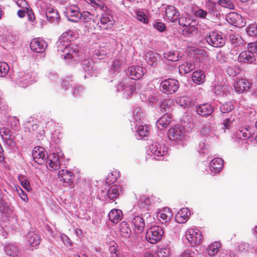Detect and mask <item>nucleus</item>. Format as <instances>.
Masks as SVG:
<instances>
[{"label":"nucleus","instance_id":"nucleus-29","mask_svg":"<svg viewBox=\"0 0 257 257\" xmlns=\"http://www.w3.org/2000/svg\"><path fill=\"white\" fill-rule=\"evenodd\" d=\"M171 121V117L170 115L168 113H165L157 121V125L161 130L166 127L169 124Z\"/></svg>","mask_w":257,"mask_h":257},{"label":"nucleus","instance_id":"nucleus-9","mask_svg":"<svg viewBox=\"0 0 257 257\" xmlns=\"http://www.w3.org/2000/svg\"><path fill=\"white\" fill-rule=\"evenodd\" d=\"M46 45V42L40 38L33 39L30 45L31 50L37 53L44 52Z\"/></svg>","mask_w":257,"mask_h":257},{"label":"nucleus","instance_id":"nucleus-47","mask_svg":"<svg viewBox=\"0 0 257 257\" xmlns=\"http://www.w3.org/2000/svg\"><path fill=\"white\" fill-rule=\"evenodd\" d=\"M247 49L248 52L257 53V41L247 44Z\"/></svg>","mask_w":257,"mask_h":257},{"label":"nucleus","instance_id":"nucleus-5","mask_svg":"<svg viewBox=\"0 0 257 257\" xmlns=\"http://www.w3.org/2000/svg\"><path fill=\"white\" fill-rule=\"evenodd\" d=\"M34 160L38 164H43L47 158L46 151L43 147H35L32 152Z\"/></svg>","mask_w":257,"mask_h":257},{"label":"nucleus","instance_id":"nucleus-56","mask_svg":"<svg viewBox=\"0 0 257 257\" xmlns=\"http://www.w3.org/2000/svg\"><path fill=\"white\" fill-rule=\"evenodd\" d=\"M77 51L76 50H69V52L67 53L66 55L64 56L65 59H71L73 58L77 54Z\"/></svg>","mask_w":257,"mask_h":257},{"label":"nucleus","instance_id":"nucleus-55","mask_svg":"<svg viewBox=\"0 0 257 257\" xmlns=\"http://www.w3.org/2000/svg\"><path fill=\"white\" fill-rule=\"evenodd\" d=\"M11 131L7 127H2L0 128V135L3 139L6 138L9 134H10Z\"/></svg>","mask_w":257,"mask_h":257},{"label":"nucleus","instance_id":"nucleus-46","mask_svg":"<svg viewBox=\"0 0 257 257\" xmlns=\"http://www.w3.org/2000/svg\"><path fill=\"white\" fill-rule=\"evenodd\" d=\"M179 103H180L181 106L185 107L190 105L191 101L190 99L188 97L183 96L180 98L179 100Z\"/></svg>","mask_w":257,"mask_h":257},{"label":"nucleus","instance_id":"nucleus-58","mask_svg":"<svg viewBox=\"0 0 257 257\" xmlns=\"http://www.w3.org/2000/svg\"><path fill=\"white\" fill-rule=\"evenodd\" d=\"M19 180L21 181L22 186L27 191H30L31 190L29 182L27 180L19 179Z\"/></svg>","mask_w":257,"mask_h":257},{"label":"nucleus","instance_id":"nucleus-16","mask_svg":"<svg viewBox=\"0 0 257 257\" xmlns=\"http://www.w3.org/2000/svg\"><path fill=\"white\" fill-rule=\"evenodd\" d=\"M190 212L187 208H183L180 209L175 216L176 221L179 223L186 222L189 218Z\"/></svg>","mask_w":257,"mask_h":257},{"label":"nucleus","instance_id":"nucleus-23","mask_svg":"<svg viewBox=\"0 0 257 257\" xmlns=\"http://www.w3.org/2000/svg\"><path fill=\"white\" fill-rule=\"evenodd\" d=\"M160 220L162 223L169 222L173 216V213L169 208H165L159 212Z\"/></svg>","mask_w":257,"mask_h":257},{"label":"nucleus","instance_id":"nucleus-13","mask_svg":"<svg viewBox=\"0 0 257 257\" xmlns=\"http://www.w3.org/2000/svg\"><path fill=\"white\" fill-rule=\"evenodd\" d=\"M58 177L64 183H67L69 186L73 183L74 176L73 174L66 170H61L58 172Z\"/></svg>","mask_w":257,"mask_h":257},{"label":"nucleus","instance_id":"nucleus-39","mask_svg":"<svg viewBox=\"0 0 257 257\" xmlns=\"http://www.w3.org/2000/svg\"><path fill=\"white\" fill-rule=\"evenodd\" d=\"M39 128V126L37 124L32 125L31 129L33 133L37 135L39 139L42 138L45 136V131L42 128H40V132H37V130Z\"/></svg>","mask_w":257,"mask_h":257},{"label":"nucleus","instance_id":"nucleus-1","mask_svg":"<svg viewBox=\"0 0 257 257\" xmlns=\"http://www.w3.org/2000/svg\"><path fill=\"white\" fill-rule=\"evenodd\" d=\"M163 234L164 231L162 227L159 226H153L147 230L146 238L149 242L154 244L161 239Z\"/></svg>","mask_w":257,"mask_h":257},{"label":"nucleus","instance_id":"nucleus-61","mask_svg":"<svg viewBox=\"0 0 257 257\" xmlns=\"http://www.w3.org/2000/svg\"><path fill=\"white\" fill-rule=\"evenodd\" d=\"M121 65V62L119 60H116L114 61L111 65V69L113 70L118 69Z\"/></svg>","mask_w":257,"mask_h":257},{"label":"nucleus","instance_id":"nucleus-48","mask_svg":"<svg viewBox=\"0 0 257 257\" xmlns=\"http://www.w3.org/2000/svg\"><path fill=\"white\" fill-rule=\"evenodd\" d=\"M234 108L233 105L230 103H226L220 107V110L222 113H227L232 110Z\"/></svg>","mask_w":257,"mask_h":257},{"label":"nucleus","instance_id":"nucleus-57","mask_svg":"<svg viewBox=\"0 0 257 257\" xmlns=\"http://www.w3.org/2000/svg\"><path fill=\"white\" fill-rule=\"evenodd\" d=\"M189 20L187 21V19L185 17H181L179 19V25L182 27L185 28L186 26L189 25Z\"/></svg>","mask_w":257,"mask_h":257},{"label":"nucleus","instance_id":"nucleus-42","mask_svg":"<svg viewBox=\"0 0 257 257\" xmlns=\"http://www.w3.org/2000/svg\"><path fill=\"white\" fill-rule=\"evenodd\" d=\"M6 251L9 255H17L18 253L17 248L12 245H8L6 247Z\"/></svg>","mask_w":257,"mask_h":257},{"label":"nucleus","instance_id":"nucleus-11","mask_svg":"<svg viewBox=\"0 0 257 257\" xmlns=\"http://www.w3.org/2000/svg\"><path fill=\"white\" fill-rule=\"evenodd\" d=\"M80 13L78 8L75 7L67 8L65 14L68 21L76 23L79 21Z\"/></svg>","mask_w":257,"mask_h":257},{"label":"nucleus","instance_id":"nucleus-14","mask_svg":"<svg viewBox=\"0 0 257 257\" xmlns=\"http://www.w3.org/2000/svg\"><path fill=\"white\" fill-rule=\"evenodd\" d=\"M183 127L176 126L169 130L168 136L170 139L173 141L181 140L183 135Z\"/></svg>","mask_w":257,"mask_h":257},{"label":"nucleus","instance_id":"nucleus-53","mask_svg":"<svg viewBox=\"0 0 257 257\" xmlns=\"http://www.w3.org/2000/svg\"><path fill=\"white\" fill-rule=\"evenodd\" d=\"M154 27L160 32H164L166 29V26L162 22H156L154 24Z\"/></svg>","mask_w":257,"mask_h":257},{"label":"nucleus","instance_id":"nucleus-7","mask_svg":"<svg viewBox=\"0 0 257 257\" xmlns=\"http://www.w3.org/2000/svg\"><path fill=\"white\" fill-rule=\"evenodd\" d=\"M251 83L245 78H237L234 84V88L235 90L238 93H243L247 91Z\"/></svg>","mask_w":257,"mask_h":257},{"label":"nucleus","instance_id":"nucleus-28","mask_svg":"<svg viewBox=\"0 0 257 257\" xmlns=\"http://www.w3.org/2000/svg\"><path fill=\"white\" fill-rule=\"evenodd\" d=\"M27 238L30 245L32 246H37L40 243V236L34 232H29L27 234Z\"/></svg>","mask_w":257,"mask_h":257},{"label":"nucleus","instance_id":"nucleus-59","mask_svg":"<svg viewBox=\"0 0 257 257\" xmlns=\"http://www.w3.org/2000/svg\"><path fill=\"white\" fill-rule=\"evenodd\" d=\"M211 129V126L210 124L205 125L203 127L201 131V133L204 135H206L209 133Z\"/></svg>","mask_w":257,"mask_h":257},{"label":"nucleus","instance_id":"nucleus-52","mask_svg":"<svg viewBox=\"0 0 257 257\" xmlns=\"http://www.w3.org/2000/svg\"><path fill=\"white\" fill-rule=\"evenodd\" d=\"M137 17L139 21L145 24H147L148 22L147 17L143 12H138L137 14Z\"/></svg>","mask_w":257,"mask_h":257},{"label":"nucleus","instance_id":"nucleus-34","mask_svg":"<svg viewBox=\"0 0 257 257\" xmlns=\"http://www.w3.org/2000/svg\"><path fill=\"white\" fill-rule=\"evenodd\" d=\"M197 32H198L197 28L195 27L193 25H190V23H189V25L186 26L182 30V34L183 35H184L185 36H187L191 35V34H197Z\"/></svg>","mask_w":257,"mask_h":257},{"label":"nucleus","instance_id":"nucleus-32","mask_svg":"<svg viewBox=\"0 0 257 257\" xmlns=\"http://www.w3.org/2000/svg\"><path fill=\"white\" fill-rule=\"evenodd\" d=\"M119 195V187L116 185L111 186L107 191V196L111 200L117 198Z\"/></svg>","mask_w":257,"mask_h":257},{"label":"nucleus","instance_id":"nucleus-30","mask_svg":"<svg viewBox=\"0 0 257 257\" xmlns=\"http://www.w3.org/2000/svg\"><path fill=\"white\" fill-rule=\"evenodd\" d=\"M194 65L191 62H185L179 67V72L181 74H187L195 69Z\"/></svg>","mask_w":257,"mask_h":257},{"label":"nucleus","instance_id":"nucleus-40","mask_svg":"<svg viewBox=\"0 0 257 257\" xmlns=\"http://www.w3.org/2000/svg\"><path fill=\"white\" fill-rule=\"evenodd\" d=\"M246 32L250 36H255L257 35V25L254 24H250L246 28Z\"/></svg>","mask_w":257,"mask_h":257},{"label":"nucleus","instance_id":"nucleus-8","mask_svg":"<svg viewBox=\"0 0 257 257\" xmlns=\"http://www.w3.org/2000/svg\"><path fill=\"white\" fill-rule=\"evenodd\" d=\"M152 153L157 156H164L168 153V147L163 143H155L151 148Z\"/></svg>","mask_w":257,"mask_h":257},{"label":"nucleus","instance_id":"nucleus-10","mask_svg":"<svg viewBox=\"0 0 257 257\" xmlns=\"http://www.w3.org/2000/svg\"><path fill=\"white\" fill-rule=\"evenodd\" d=\"M226 19L229 23L236 27H240L243 26L242 17L236 13L232 12L228 14Z\"/></svg>","mask_w":257,"mask_h":257},{"label":"nucleus","instance_id":"nucleus-63","mask_svg":"<svg viewBox=\"0 0 257 257\" xmlns=\"http://www.w3.org/2000/svg\"><path fill=\"white\" fill-rule=\"evenodd\" d=\"M230 120L229 118L225 119L223 122V125L225 128H228L230 125Z\"/></svg>","mask_w":257,"mask_h":257},{"label":"nucleus","instance_id":"nucleus-33","mask_svg":"<svg viewBox=\"0 0 257 257\" xmlns=\"http://www.w3.org/2000/svg\"><path fill=\"white\" fill-rule=\"evenodd\" d=\"M94 15L88 11H84L80 13L79 20H81L83 23H88L93 19Z\"/></svg>","mask_w":257,"mask_h":257},{"label":"nucleus","instance_id":"nucleus-2","mask_svg":"<svg viewBox=\"0 0 257 257\" xmlns=\"http://www.w3.org/2000/svg\"><path fill=\"white\" fill-rule=\"evenodd\" d=\"M186 238L192 246L201 243L203 236L198 229L190 228L186 233Z\"/></svg>","mask_w":257,"mask_h":257},{"label":"nucleus","instance_id":"nucleus-21","mask_svg":"<svg viewBox=\"0 0 257 257\" xmlns=\"http://www.w3.org/2000/svg\"><path fill=\"white\" fill-rule=\"evenodd\" d=\"M46 16L50 23L58 22L60 16L58 12L52 8H48L46 11Z\"/></svg>","mask_w":257,"mask_h":257},{"label":"nucleus","instance_id":"nucleus-27","mask_svg":"<svg viewBox=\"0 0 257 257\" xmlns=\"http://www.w3.org/2000/svg\"><path fill=\"white\" fill-rule=\"evenodd\" d=\"M164 57L170 61L176 62L179 61L181 56H180V52L177 51H169L164 53Z\"/></svg>","mask_w":257,"mask_h":257},{"label":"nucleus","instance_id":"nucleus-45","mask_svg":"<svg viewBox=\"0 0 257 257\" xmlns=\"http://www.w3.org/2000/svg\"><path fill=\"white\" fill-rule=\"evenodd\" d=\"M220 4L222 7L230 10H233L234 8V5L231 0H221Z\"/></svg>","mask_w":257,"mask_h":257},{"label":"nucleus","instance_id":"nucleus-43","mask_svg":"<svg viewBox=\"0 0 257 257\" xmlns=\"http://www.w3.org/2000/svg\"><path fill=\"white\" fill-rule=\"evenodd\" d=\"M226 72L230 76L235 77L239 73V70L235 66H228Z\"/></svg>","mask_w":257,"mask_h":257},{"label":"nucleus","instance_id":"nucleus-4","mask_svg":"<svg viewBox=\"0 0 257 257\" xmlns=\"http://www.w3.org/2000/svg\"><path fill=\"white\" fill-rule=\"evenodd\" d=\"M179 88V82L172 79H166L161 83V90L165 93L172 94Z\"/></svg>","mask_w":257,"mask_h":257},{"label":"nucleus","instance_id":"nucleus-6","mask_svg":"<svg viewBox=\"0 0 257 257\" xmlns=\"http://www.w3.org/2000/svg\"><path fill=\"white\" fill-rule=\"evenodd\" d=\"M114 20L111 15L109 13H104L101 15L99 22V27L103 29L108 30L111 29L114 25Z\"/></svg>","mask_w":257,"mask_h":257},{"label":"nucleus","instance_id":"nucleus-20","mask_svg":"<svg viewBox=\"0 0 257 257\" xmlns=\"http://www.w3.org/2000/svg\"><path fill=\"white\" fill-rule=\"evenodd\" d=\"M132 223L135 227V231L139 233L143 232L145 227V221L140 216H136L132 220Z\"/></svg>","mask_w":257,"mask_h":257},{"label":"nucleus","instance_id":"nucleus-18","mask_svg":"<svg viewBox=\"0 0 257 257\" xmlns=\"http://www.w3.org/2000/svg\"><path fill=\"white\" fill-rule=\"evenodd\" d=\"M223 160L219 158L213 159L210 163V168L212 172L214 173H218L223 167Z\"/></svg>","mask_w":257,"mask_h":257},{"label":"nucleus","instance_id":"nucleus-64","mask_svg":"<svg viewBox=\"0 0 257 257\" xmlns=\"http://www.w3.org/2000/svg\"><path fill=\"white\" fill-rule=\"evenodd\" d=\"M21 191L22 193V195L20 196L21 199L25 202H27L28 200V198L25 193H24L23 191L21 190Z\"/></svg>","mask_w":257,"mask_h":257},{"label":"nucleus","instance_id":"nucleus-38","mask_svg":"<svg viewBox=\"0 0 257 257\" xmlns=\"http://www.w3.org/2000/svg\"><path fill=\"white\" fill-rule=\"evenodd\" d=\"M14 139V137L11 132L10 134H9L7 136H6V138L3 139V140L4 143L6 144L7 145L11 147H14L16 145Z\"/></svg>","mask_w":257,"mask_h":257},{"label":"nucleus","instance_id":"nucleus-25","mask_svg":"<svg viewBox=\"0 0 257 257\" xmlns=\"http://www.w3.org/2000/svg\"><path fill=\"white\" fill-rule=\"evenodd\" d=\"M122 215V211L118 209H112L108 213L109 220L114 223H118L121 219Z\"/></svg>","mask_w":257,"mask_h":257},{"label":"nucleus","instance_id":"nucleus-19","mask_svg":"<svg viewBox=\"0 0 257 257\" xmlns=\"http://www.w3.org/2000/svg\"><path fill=\"white\" fill-rule=\"evenodd\" d=\"M48 158L47 163L49 168L54 170L59 169L60 164L58 155L53 153L50 154Z\"/></svg>","mask_w":257,"mask_h":257},{"label":"nucleus","instance_id":"nucleus-49","mask_svg":"<svg viewBox=\"0 0 257 257\" xmlns=\"http://www.w3.org/2000/svg\"><path fill=\"white\" fill-rule=\"evenodd\" d=\"M179 257H197L196 253L191 249H188L184 250Z\"/></svg>","mask_w":257,"mask_h":257},{"label":"nucleus","instance_id":"nucleus-36","mask_svg":"<svg viewBox=\"0 0 257 257\" xmlns=\"http://www.w3.org/2000/svg\"><path fill=\"white\" fill-rule=\"evenodd\" d=\"M10 67L4 62H0V77H5L9 73Z\"/></svg>","mask_w":257,"mask_h":257},{"label":"nucleus","instance_id":"nucleus-12","mask_svg":"<svg viewBox=\"0 0 257 257\" xmlns=\"http://www.w3.org/2000/svg\"><path fill=\"white\" fill-rule=\"evenodd\" d=\"M127 74L132 79H139L144 75L143 69L140 66H131L128 68Z\"/></svg>","mask_w":257,"mask_h":257},{"label":"nucleus","instance_id":"nucleus-60","mask_svg":"<svg viewBox=\"0 0 257 257\" xmlns=\"http://www.w3.org/2000/svg\"><path fill=\"white\" fill-rule=\"evenodd\" d=\"M96 7L97 8H99L101 10H104V9L106 7L104 3L101 2L100 0H97L96 3L94 4V7Z\"/></svg>","mask_w":257,"mask_h":257},{"label":"nucleus","instance_id":"nucleus-50","mask_svg":"<svg viewBox=\"0 0 257 257\" xmlns=\"http://www.w3.org/2000/svg\"><path fill=\"white\" fill-rule=\"evenodd\" d=\"M216 59L218 61L221 63L225 62L228 59L227 56L223 51H219L216 56Z\"/></svg>","mask_w":257,"mask_h":257},{"label":"nucleus","instance_id":"nucleus-17","mask_svg":"<svg viewBox=\"0 0 257 257\" xmlns=\"http://www.w3.org/2000/svg\"><path fill=\"white\" fill-rule=\"evenodd\" d=\"M213 111V108L208 103H204L200 105L197 108V113L202 116H206L210 115Z\"/></svg>","mask_w":257,"mask_h":257},{"label":"nucleus","instance_id":"nucleus-35","mask_svg":"<svg viewBox=\"0 0 257 257\" xmlns=\"http://www.w3.org/2000/svg\"><path fill=\"white\" fill-rule=\"evenodd\" d=\"M252 134H253V132L252 129L248 126L242 128L240 131L239 136L240 138L242 137V139L245 140L250 138Z\"/></svg>","mask_w":257,"mask_h":257},{"label":"nucleus","instance_id":"nucleus-22","mask_svg":"<svg viewBox=\"0 0 257 257\" xmlns=\"http://www.w3.org/2000/svg\"><path fill=\"white\" fill-rule=\"evenodd\" d=\"M119 233L123 238H128L131 235V230L126 221H122L119 225Z\"/></svg>","mask_w":257,"mask_h":257},{"label":"nucleus","instance_id":"nucleus-41","mask_svg":"<svg viewBox=\"0 0 257 257\" xmlns=\"http://www.w3.org/2000/svg\"><path fill=\"white\" fill-rule=\"evenodd\" d=\"M137 132L142 139L147 137L149 134L147 127L142 125L138 127Z\"/></svg>","mask_w":257,"mask_h":257},{"label":"nucleus","instance_id":"nucleus-15","mask_svg":"<svg viewBox=\"0 0 257 257\" xmlns=\"http://www.w3.org/2000/svg\"><path fill=\"white\" fill-rule=\"evenodd\" d=\"M166 16L168 20L173 22L178 19L179 12L174 6H168L166 8Z\"/></svg>","mask_w":257,"mask_h":257},{"label":"nucleus","instance_id":"nucleus-26","mask_svg":"<svg viewBox=\"0 0 257 257\" xmlns=\"http://www.w3.org/2000/svg\"><path fill=\"white\" fill-rule=\"evenodd\" d=\"M205 77L204 71L202 70L196 71L192 74V80L194 83L200 84L205 81Z\"/></svg>","mask_w":257,"mask_h":257},{"label":"nucleus","instance_id":"nucleus-37","mask_svg":"<svg viewBox=\"0 0 257 257\" xmlns=\"http://www.w3.org/2000/svg\"><path fill=\"white\" fill-rule=\"evenodd\" d=\"M147 58L148 63L151 65H153L157 62L158 56L157 53H154L153 52H150L148 53Z\"/></svg>","mask_w":257,"mask_h":257},{"label":"nucleus","instance_id":"nucleus-44","mask_svg":"<svg viewBox=\"0 0 257 257\" xmlns=\"http://www.w3.org/2000/svg\"><path fill=\"white\" fill-rule=\"evenodd\" d=\"M109 251L111 257H119L118 246L116 243H114L112 245L109 246Z\"/></svg>","mask_w":257,"mask_h":257},{"label":"nucleus","instance_id":"nucleus-24","mask_svg":"<svg viewBox=\"0 0 257 257\" xmlns=\"http://www.w3.org/2000/svg\"><path fill=\"white\" fill-rule=\"evenodd\" d=\"M238 61L245 63H252L255 58L253 54H247L245 51H243L240 53L237 58Z\"/></svg>","mask_w":257,"mask_h":257},{"label":"nucleus","instance_id":"nucleus-31","mask_svg":"<svg viewBox=\"0 0 257 257\" xmlns=\"http://www.w3.org/2000/svg\"><path fill=\"white\" fill-rule=\"evenodd\" d=\"M220 247V243L218 242H214L208 246L206 251L209 256H214L219 251Z\"/></svg>","mask_w":257,"mask_h":257},{"label":"nucleus","instance_id":"nucleus-3","mask_svg":"<svg viewBox=\"0 0 257 257\" xmlns=\"http://www.w3.org/2000/svg\"><path fill=\"white\" fill-rule=\"evenodd\" d=\"M206 41L210 45L216 48L222 47L225 44V38L215 32L209 33L206 36Z\"/></svg>","mask_w":257,"mask_h":257},{"label":"nucleus","instance_id":"nucleus-51","mask_svg":"<svg viewBox=\"0 0 257 257\" xmlns=\"http://www.w3.org/2000/svg\"><path fill=\"white\" fill-rule=\"evenodd\" d=\"M170 254V250L168 248H160L157 251L158 257H167Z\"/></svg>","mask_w":257,"mask_h":257},{"label":"nucleus","instance_id":"nucleus-62","mask_svg":"<svg viewBox=\"0 0 257 257\" xmlns=\"http://www.w3.org/2000/svg\"><path fill=\"white\" fill-rule=\"evenodd\" d=\"M25 11L23 10H20L17 12V14L20 18H24L25 16Z\"/></svg>","mask_w":257,"mask_h":257},{"label":"nucleus","instance_id":"nucleus-54","mask_svg":"<svg viewBox=\"0 0 257 257\" xmlns=\"http://www.w3.org/2000/svg\"><path fill=\"white\" fill-rule=\"evenodd\" d=\"M207 15V12L202 9H199L198 10H197L195 13V15L196 17H199V18H200L202 19L205 18Z\"/></svg>","mask_w":257,"mask_h":257}]
</instances>
